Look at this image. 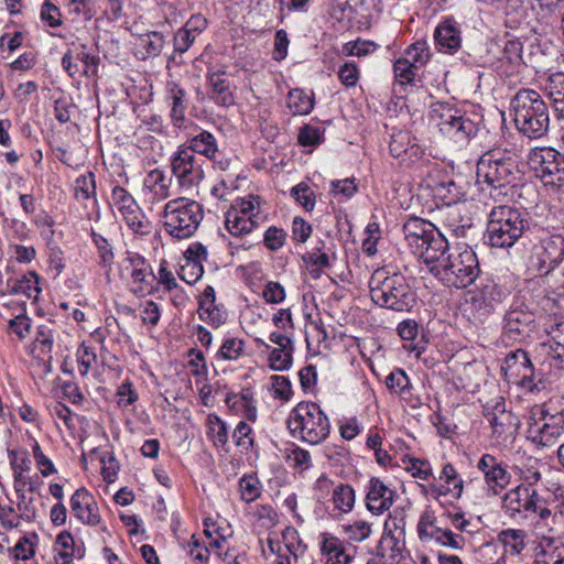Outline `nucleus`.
Returning <instances> with one entry per match:
<instances>
[{
  "label": "nucleus",
  "instance_id": "1",
  "mask_svg": "<svg viewBox=\"0 0 564 564\" xmlns=\"http://www.w3.org/2000/svg\"><path fill=\"white\" fill-rule=\"evenodd\" d=\"M404 239L413 253L427 265H441V259L449 253V245L445 236L430 221L420 217H410L402 227Z\"/></svg>",
  "mask_w": 564,
  "mask_h": 564
},
{
  "label": "nucleus",
  "instance_id": "2",
  "mask_svg": "<svg viewBox=\"0 0 564 564\" xmlns=\"http://www.w3.org/2000/svg\"><path fill=\"white\" fill-rule=\"evenodd\" d=\"M510 110L516 128L530 139L545 135L550 128V110L541 94L522 88L510 101Z\"/></svg>",
  "mask_w": 564,
  "mask_h": 564
},
{
  "label": "nucleus",
  "instance_id": "3",
  "mask_svg": "<svg viewBox=\"0 0 564 564\" xmlns=\"http://www.w3.org/2000/svg\"><path fill=\"white\" fill-rule=\"evenodd\" d=\"M370 296L380 307L406 312L416 303V294L401 273L388 274L384 270H377L370 282Z\"/></svg>",
  "mask_w": 564,
  "mask_h": 564
},
{
  "label": "nucleus",
  "instance_id": "4",
  "mask_svg": "<svg viewBox=\"0 0 564 564\" xmlns=\"http://www.w3.org/2000/svg\"><path fill=\"white\" fill-rule=\"evenodd\" d=\"M529 218L510 205L495 206L489 215L486 238L491 248L508 249L529 229Z\"/></svg>",
  "mask_w": 564,
  "mask_h": 564
},
{
  "label": "nucleus",
  "instance_id": "5",
  "mask_svg": "<svg viewBox=\"0 0 564 564\" xmlns=\"http://www.w3.org/2000/svg\"><path fill=\"white\" fill-rule=\"evenodd\" d=\"M480 268L476 252L468 246L451 251L441 265L433 267L431 273L448 288L464 289L476 282Z\"/></svg>",
  "mask_w": 564,
  "mask_h": 564
},
{
  "label": "nucleus",
  "instance_id": "6",
  "mask_svg": "<svg viewBox=\"0 0 564 564\" xmlns=\"http://www.w3.org/2000/svg\"><path fill=\"white\" fill-rule=\"evenodd\" d=\"M288 429L292 436L317 445L328 437L330 423L317 403L300 402L289 414Z\"/></svg>",
  "mask_w": 564,
  "mask_h": 564
},
{
  "label": "nucleus",
  "instance_id": "7",
  "mask_svg": "<svg viewBox=\"0 0 564 564\" xmlns=\"http://www.w3.org/2000/svg\"><path fill=\"white\" fill-rule=\"evenodd\" d=\"M203 218L204 209L198 202L178 197L165 204L163 227L171 237L187 239L196 232Z\"/></svg>",
  "mask_w": 564,
  "mask_h": 564
},
{
  "label": "nucleus",
  "instance_id": "8",
  "mask_svg": "<svg viewBox=\"0 0 564 564\" xmlns=\"http://www.w3.org/2000/svg\"><path fill=\"white\" fill-rule=\"evenodd\" d=\"M519 173L517 160L507 152H486L477 163L478 183H486L492 189L498 191V195L507 194L502 189L516 182Z\"/></svg>",
  "mask_w": 564,
  "mask_h": 564
},
{
  "label": "nucleus",
  "instance_id": "9",
  "mask_svg": "<svg viewBox=\"0 0 564 564\" xmlns=\"http://www.w3.org/2000/svg\"><path fill=\"white\" fill-rule=\"evenodd\" d=\"M431 115L437 121L441 133L459 145L468 144L479 131V122L448 104H434Z\"/></svg>",
  "mask_w": 564,
  "mask_h": 564
},
{
  "label": "nucleus",
  "instance_id": "10",
  "mask_svg": "<svg viewBox=\"0 0 564 564\" xmlns=\"http://www.w3.org/2000/svg\"><path fill=\"white\" fill-rule=\"evenodd\" d=\"M264 202L258 195L235 199L225 214V228L235 237H243L253 231L264 220Z\"/></svg>",
  "mask_w": 564,
  "mask_h": 564
},
{
  "label": "nucleus",
  "instance_id": "11",
  "mask_svg": "<svg viewBox=\"0 0 564 564\" xmlns=\"http://www.w3.org/2000/svg\"><path fill=\"white\" fill-rule=\"evenodd\" d=\"M477 279L475 286L465 295V304L475 319L482 321L508 297L510 291L489 275Z\"/></svg>",
  "mask_w": 564,
  "mask_h": 564
},
{
  "label": "nucleus",
  "instance_id": "12",
  "mask_svg": "<svg viewBox=\"0 0 564 564\" xmlns=\"http://www.w3.org/2000/svg\"><path fill=\"white\" fill-rule=\"evenodd\" d=\"M528 165L543 185L564 186V154L553 148H534L528 154Z\"/></svg>",
  "mask_w": 564,
  "mask_h": 564
},
{
  "label": "nucleus",
  "instance_id": "13",
  "mask_svg": "<svg viewBox=\"0 0 564 564\" xmlns=\"http://www.w3.org/2000/svg\"><path fill=\"white\" fill-rule=\"evenodd\" d=\"M564 263V237L546 235L532 248L530 264L541 278L549 276Z\"/></svg>",
  "mask_w": 564,
  "mask_h": 564
},
{
  "label": "nucleus",
  "instance_id": "14",
  "mask_svg": "<svg viewBox=\"0 0 564 564\" xmlns=\"http://www.w3.org/2000/svg\"><path fill=\"white\" fill-rule=\"evenodd\" d=\"M171 171L182 191L188 192L204 178L203 163L187 149L181 147L172 154Z\"/></svg>",
  "mask_w": 564,
  "mask_h": 564
},
{
  "label": "nucleus",
  "instance_id": "15",
  "mask_svg": "<svg viewBox=\"0 0 564 564\" xmlns=\"http://www.w3.org/2000/svg\"><path fill=\"white\" fill-rule=\"evenodd\" d=\"M111 203L122 216L126 225L137 235H148L151 223L135 202L134 197L123 187L116 185L111 191Z\"/></svg>",
  "mask_w": 564,
  "mask_h": 564
},
{
  "label": "nucleus",
  "instance_id": "16",
  "mask_svg": "<svg viewBox=\"0 0 564 564\" xmlns=\"http://www.w3.org/2000/svg\"><path fill=\"white\" fill-rule=\"evenodd\" d=\"M539 494L529 486H517L506 492L502 499L505 514L514 520L521 521L538 511Z\"/></svg>",
  "mask_w": 564,
  "mask_h": 564
},
{
  "label": "nucleus",
  "instance_id": "17",
  "mask_svg": "<svg viewBox=\"0 0 564 564\" xmlns=\"http://www.w3.org/2000/svg\"><path fill=\"white\" fill-rule=\"evenodd\" d=\"M417 535L424 543L435 542L453 550H462L464 546V538L453 533L449 529L438 527L434 513L430 510H425L420 517Z\"/></svg>",
  "mask_w": 564,
  "mask_h": 564
},
{
  "label": "nucleus",
  "instance_id": "18",
  "mask_svg": "<svg viewBox=\"0 0 564 564\" xmlns=\"http://www.w3.org/2000/svg\"><path fill=\"white\" fill-rule=\"evenodd\" d=\"M564 434V414L562 412L544 415L528 429V438L542 446H552Z\"/></svg>",
  "mask_w": 564,
  "mask_h": 564
},
{
  "label": "nucleus",
  "instance_id": "19",
  "mask_svg": "<svg viewBox=\"0 0 564 564\" xmlns=\"http://www.w3.org/2000/svg\"><path fill=\"white\" fill-rule=\"evenodd\" d=\"M477 469L482 473L485 484L489 491L497 496L507 488L511 474L507 465L491 454H484L477 463Z\"/></svg>",
  "mask_w": 564,
  "mask_h": 564
},
{
  "label": "nucleus",
  "instance_id": "20",
  "mask_svg": "<svg viewBox=\"0 0 564 564\" xmlns=\"http://www.w3.org/2000/svg\"><path fill=\"white\" fill-rule=\"evenodd\" d=\"M131 268L132 293L138 297L151 294L154 291L153 281L156 279L151 265L140 254H129L126 259Z\"/></svg>",
  "mask_w": 564,
  "mask_h": 564
},
{
  "label": "nucleus",
  "instance_id": "21",
  "mask_svg": "<svg viewBox=\"0 0 564 564\" xmlns=\"http://www.w3.org/2000/svg\"><path fill=\"white\" fill-rule=\"evenodd\" d=\"M207 19L202 14H193L185 24L180 28L173 39L174 52L170 59H174L176 54L186 53L195 43L196 39L207 28Z\"/></svg>",
  "mask_w": 564,
  "mask_h": 564
},
{
  "label": "nucleus",
  "instance_id": "22",
  "mask_svg": "<svg viewBox=\"0 0 564 564\" xmlns=\"http://www.w3.org/2000/svg\"><path fill=\"white\" fill-rule=\"evenodd\" d=\"M435 46L440 52L455 54L462 46L460 24L454 17L444 18L434 31Z\"/></svg>",
  "mask_w": 564,
  "mask_h": 564
},
{
  "label": "nucleus",
  "instance_id": "23",
  "mask_svg": "<svg viewBox=\"0 0 564 564\" xmlns=\"http://www.w3.org/2000/svg\"><path fill=\"white\" fill-rule=\"evenodd\" d=\"M395 492L378 477H371L367 485L366 507L369 512L380 516L388 511L394 502Z\"/></svg>",
  "mask_w": 564,
  "mask_h": 564
},
{
  "label": "nucleus",
  "instance_id": "24",
  "mask_svg": "<svg viewBox=\"0 0 564 564\" xmlns=\"http://www.w3.org/2000/svg\"><path fill=\"white\" fill-rule=\"evenodd\" d=\"M70 509L74 516L87 525H97L100 522L97 503L84 487L77 489L70 497Z\"/></svg>",
  "mask_w": 564,
  "mask_h": 564
},
{
  "label": "nucleus",
  "instance_id": "25",
  "mask_svg": "<svg viewBox=\"0 0 564 564\" xmlns=\"http://www.w3.org/2000/svg\"><path fill=\"white\" fill-rule=\"evenodd\" d=\"M430 490L435 499L441 496H452L454 499H459L464 490V480L456 468L447 463L440 473L438 484L431 485Z\"/></svg>",
  "mask_w": 564,
  "mask_h": 564
},
{
  "label": "nucleus",
  "instance_id": "26",
  "mask_svg": "<svg viewBox=\"0 0 564 564\" xmlns=\"http://www.w3.org/2000/svg\"><path fill=\"white\" fill-rule=\"evenodd\" d=\"M494 409V412H487L485 416L491 426L492 437L499 442L511 435L518 423L514 422L516 417L506 411L503 400L498 401Z\"/></svg>",
  "mask_w": 564,
  "mask_h": 564
},
{
  "label": "nucleus",
  "instance_id": "27",
  "mask_svg": "<svg viewBox=\"0 0 564 564\" xmlns=\"http://www.w3.org/2000/svg\"><path fill=\"white\" fill-rule=\"evenodd\" d=\"M319 549L326 564H350L355 557V551L349 552L340 539L329 533L321 535Z\"/></svg>",
  "mask_w": 564,
  "mask_h": 564
},
{
  "label": "nucleus",
  "instance_id": "28",
  "mask_svg": "<svg viewBox=\"0 0 564 564\" xmlns=\"http://www.w3.org/2000/svg\"><path fill=\"white\" fill-rule=\"evenodd\" d=\"M533 327L534 315L528 310L511 308L505 315V329L514 340L529 336Z\"/></svg>",
  "mask_w": 564,
  "mask_h": 564
},
{
  "label": "nucleus",
  "instance_id": "29",
  "mask_svg": "<svg viewBox=\"0 0 564 564\" xmlns=\"http://www.w3.org/2000/svg\"><path fill=\"white\" fill-rule=\"evenodd\" d=\"M209 97L219 106L229 107L235 104L231 85L227 73L216 70L207 75Z\"/></svg>",
  "mask_w": 564,
  "mask_h": 564
},
{
  "label": "nucleus",
  "instance_id": "30",
  "mask_svg": "<svg viewBox=\"0 0 564 564\" xmlns=\"http://www.w3.org/2000/svg\"><path fill=\"white\" fill-rule=\"evenodd\" d=\"M557 119H564V73L550 74L542 86Z\"/></svg>",
  "mask_w": 564,
  "mask_h": 564
},
{
  "label": "nucleus",
  "instance_id": "31",
  "mask_svg": "<svg viewBox=\"0 0 564 564\" xmlns=\"http://www.w3.org/2000/svg\"><path fill=\"white\" fill-rule=\"evenodd\" d=\"M187 93L175 82L166 83V99L171 107L170 117L176 128H182L188 106Z\"/></svg>",
  "mask_w": 564,
  "mask_h": 564
},
{
  "label": "nucleus",
  "instance_id": "32",
  "mask_svg": "<svg viewBox=\"0 0 564 564\" xmlns=\"http://www.w3.org/2000/svg\"><path fill=\"white\" fill-rule=\"evenodd\" d=\"M403 549L404 542L395 536L391 530L388 531L386 525L376 547V557L387 564H398L402 558Z\"/></svg>",
  "mask_w": 564,
  "mask_h": 564
},
{
  "label": "nucleus",
  "instance_id": "33",
  "mask_svg": "<svg viewBox=\"0 0 564 564\" xmlns=\"http://www.w3.org/2000/svg\"><path fill=\"white\" fill-rule=\"evenodd\" d=\"M39 283L40 276L34 271H30L21 278L8 279L6 286L9 294H22L28 299H36L41 292Z\"/></svg>",
  "mask_w": 564,
  "mask_h": 564
},
{
  "label": "nucleus",
  "instance_id": "34",
  "mask_svg": "<svg viewBox=\"0 0 564 564\" xmlns=\"http://www.w3.org/2000/svg\"><path fill=\"white\" fill-rule=\"evenodd\" d=\"M180 147L182 149H187L194 155L197 153L209 160H215L218 153L216 138L214 134L205 130L188 139L184 144H181Z\"/></svg>",
  "mask_w": 564,
  "mask_h": 564
},
{
  "label": "nucleus",
  "instance_id": "35",
  "mask_svg": "<svg viewBox=\"0 0 564 564\" xmlns=\"http://www.w3.org/2000/svg\"><path fill=\"white\" fill-rule=\"evenodd\" d=\"M547 341L541 344V349L562 367L564 362V322L552 326L547 332Z\"/></svg>",
  "mask_w": 564,
  "mask_h": 564
},
{
  "label": "nucleus",
  "instance_id": "36",
  "mask_svg": "<svg viewBox=\"0 0 564 564\" xmlns=\"http://www.w3.org/2000/svg\"><path fill=\"white\" fill-rule=\"evenodd\" d=\"M389 150L392 156L405 161L419 152L416 143L412 142L411 134L408 131H399L391 135Z\"/></svg>",
  "mask_w": 564,
  "mask_h": 564
},
{
  "label": "nucleus",
  "instance_id": "37",
  "mask_svg": "<svg viewBox=\"0 0 564 564\" xmlns=\"http://www.w3.org/2000/svg\"><path fill=\"white\" fill-rule=\"evenodd\" d=\"M527 533L521 529H505L497 535V541L503 545L505 552L517 556L525 547Z\"/></svg>",
  "mask_w": 564,
  "mask_h": 564
},
{
  "label": "nucleus",
  "instance_id": "38",
  "mask_svg": "<svg viewBox=\"0 0 564 564\" xmlns=\"http://www.w3.org/2000/svg\"><path fill=\"white\" fill-rule=\"evenodd\" d=\"M288 107L294 116L308 115L314 108V94L304 89H292L288 95Z\"/></svg>",
  "mask_w": 564,
  "mask_h": 564
},
{
  "label": "nucleus",
  "instance_id": "39",
  "mask_svg": "<svg viewBox=\"0 0 564 564\" xmlns=\"http://www.w3.org/2000/svg\"><path fill=\"white\" fill-rule=\"evenodd\" d=\"M545 470H549L545 463L534 457H528L519 468V476L523 480V484L520 486L533 488L541 480L542 474Z\"/></svg>",
  "mask_w": 564,
  "mask_h": 564
},
{
  "label": "nucleus",
  "instance_id": "40",
  "mask_svg": "<svg viewBox=\"0 0 564 564\" xmlns=\"http://www.w3.org/2000/svg\"><path fill=\"white\" fill-rule=\"evenodd\" d=\"M355 489L348 484H339L333 489L332 501L340 513H348L355 506Z\"/></svg>",
  "mask_w": 564,
  "mask_h": 564
},
{
  "label": "nucleus",
  "instance_id": "41",
  "mask_svg": "<svg viewBox=\"0 0 564 564\" xmlns=\"http://www.w3.org/2000/svg\"><path fill=\"white\" fill-rule=\"evenodd\" d=\"M74 196L78 202L96 198V181L93 172L82 174L75 180Z\"/></svg>",
  "mask_w": 564,
  "mask_h": 564
},
{
  "label": "nucleus",
  "instance_id": "42",
  "mask_svg": "<svg viewBox=\"0 0 564 564\" xmlns=\"http://www.w3.org/2000/svg\"><path fill=\"white\" fill-rule=\"evenodd\" d=\"M285 462L293 468L306 470L312 466L310 452L291 444L284 449Z\"/></svg>",
  "mask_w": 564,
  "mask_h": 564
},
{
  "label": "nucleus",
  "instance_id": "43",
  "mask_svg": "<svg viewBox=\"0 0 564 564\" xmlns=\"http://www.w3.org/2000/svg\"><path fill=\"white\" fill-rule=\"evenodd\" d=\"M529 362L528 352L522 349H516L507 354L502 365L501 370L506 376L516 377L519 375L523 365Z\"/></svg>",
  "mask_w": 564,
  "mask_h": 564
},
{
  "label": "nucleus",
  "instance_id": "44",
  "mask_svg": "<svg viewBox=\"0 0 564 564\" xmlns=\"http://www.w3.org/2000/svg\"><path fill=\"white\" fill-rule=\"evenodd\" d=\"M165 45V37L162 33L153 31L140 37V46L144 50L142 58L156 57Z\"/></svg>",
  "mask_w": 564,
  "mask_h": 564
},
{
  "label": "nucleus",
  "instance_id": "45",
  "mask_svg": "<svg viewBox=\"0 0 564 564\" xmlns=\"http://www.w3.org/2000/svg\"><path fill=\"white\" fill-rule=\"evenodd\" d=\"M91 238L98 251L99 265L104 269L110 270L115 259L111 243L107 238L94 230L91 231Z\"/></svg>",
  "mask_w": 564,
  "mask_h": 564
},
{
  "label": "nucleus",
  "instance_id": "46",
  "mask_svg": "<svg viewBox=\"0 0 564 564\" xmlns=\"http://www.w3.org/2000/svg\"><path fill=\"white\" fill-rule=\"evenodd\" d=\"M329 248L326 247L324 241H319L311 251L303 254V261L312 267L326 269L330 267V258L328 254Z\"/></svg>",
  "mask_w": 564,
  "mask_h": 564
},
{
  "label": "nucleus",
  "instance_id": "47",
  "mask_svg": "<svg viewBox=\"0 0 564 564\" xmlns=\"http://www.w3.org/2000/svg\"><path fill=\"white\" fill-rule=\"evenodd\" d=\"M170 182L171 178H167L164 172L159 169L152 170L144 181L145 185L160 198L169 196Z\"/></svg>",
  "mask_w": 564,
  "mask_h": 564
},
{
  "label": "nucleus",
  "instance_id": "48",
  "mask_svg": "<svg viewBox=\"0 0 564 564\" xmlns=\"http://www.w3.org/2000/svg\"><path fill=\"white\" fill-rule=\"evenodd\" d=\"M459 191L453 181L438 183L434 187V196L444 205L452 207L459 202Z\"/></svg>",
  "mask_w": 564,
  "mask_h": 564
},
{
  "label": "nucleus",
  "instance_id": "49",
  "mask_svg": "<svg viewBox=\"0 0 564 564\" xmlns=\"http://www.w3.org/2000/svg\"><path fill=\"white\" fill-rule=\"evenodd\" d=\"M344 532L348 541L361 543L370 538L372 533V524L365 520H357L344 527Z\"/></svg>",
  "mask_w": 564,
  "mask_h": 564
},
{
  "label": "nucleus",
  "instance_id": "50",
  "mask_svg": "<svg viewBox=\"0 0 564 564\" xmlns=\"http://www.w3.org/2000/svg\"><path fill=\"white\" fill-rule=\"evenodd\" d=\"M416 64L405 57L397 59L393 64L394 77L401 85L411 84L416 76Z\"/></svg>",
  "mask_w": 564,
  "mask_h": 564
},
{
  "label": "nucleus",
  "instance_id": "51",
  "mask_svg": "<svg viewBox=\"0 0 564 564\" xmlns=\"http://www.w3.org/2000/svg\"><path fill=\"white\" fill-rule=\"evenodd\" d=\"M405 58L416 64V67H423L431 58L430 47L426 41H416L412 43L405 51Z\"/></svg>",
  "mask_w": 564,
  "mask_h": 564
},
{
  "label": "nucleus",
  "instance_id": "52",
  "mask_svg": "<svg viewBox=\"0 0 564 564\" xmlns=\"http://www.w3.org/2000/svg\"><path fill=\"white\" fill-rule=\"evenodd\" d=\"M291 196L306 210L312 212L316 204V196L310 186L301 182L293 186L291 189Z\"/></svg>",
  "mask_w": 564,
  "mask_h": 564
},
{
  "label": "nucleus",
  "instance_id": "53",
  "mask_svg": "<svg viewBox=\"0 0 564 564\" xmlns=\"http://www.w3.org/2000/svg\"><path fill=\"white\" fill-rule=\"evenodd\" d=\"M243 350L245 343L242 339L228 337L224 339L217 357L224 360H237L243 354Z\"/></svg>",
  "mask_w": 564,
  "mask_h": 564
},
{
  "label": "nucleus",
  "instance_id": "54",
  "mask_svg": "<svg viewBox=\"0 0 564 564\" xmlns=\"http://www.w3.org/2000/svg\"><path fill=\"white\" fill-rule=\"evenodd\" d=\"M198 316L205 323L217 328L225 323L227 313L224 307L213 304V306L198 307Z\"/></svg>",
  "mask_w": 564,
  "mask_h": 564
},
{
  "label": "nucleus",
  "instance_id": "55",
  "mask_svg": "<svg viewBox=\"0 0 564 564\" xmlns=\"http://www.w3.org/2000/svg\"><path fill=\"white\" fill-rule=\"evenodd\" d=\"M77 59L83 63L82 75L88 78L97 76L100 57L86 51V45H80Z\"/></svg>",
  "mask_w": 564,
  "mask_h": 564
},
{
  "label": "nucleus",
  "instance_id": "56",
  "mask_svg": "<svg viewBox=\"0 0 564 564\" xmlns=\"http://www.w3.org/2000/svg\"><path fill=\"white\" fill-rule=\"evenodd\" d=\"M40 18L43 23L51 28H57L62 25V12L59 8L52 2V0H45L41 7Z\"/></svg>",
  "mask_w": 564,
  "mask_h": 564
},
{
  "label": "nucleus",
  "instance_id": "57",
  "mask_svg": "<svg viewBox=\"0 0 564 564\" xmlns=\"http://www.w3.org/2000/svg\"><path fill=\"white\" fill-rule=\"evenodd\" d=\"M8 552L14 560L26 561L34 556L35 545L29 535H23L13 547L8 549Z\"/></svg>",
  "mask_w": 564,
  "mask_h": 564
},
{
  "label": "nucleus",
  "instance_id": "58",
  "mask_svg": "<svg viewBox=\"0 0 564 564\" xmlns=\"http://www.w3.org/2000/svg\"><path fill=\"white\" fill-rule=\"evenodd\" d=\"M527 20V9L521 4H508L506 8L505 25L508 29L516 30Z\"/></svg>",
  "mask_w": 564,
  "mask_h": 564
},
{
  "label": "nucleus",
  "instance_id": "59",
  "mask_svg": "<svg viewBox=\"0 0 564 564\" xmlns=\"http://www.w3.org/2000/svg\"><path fill=\"white\" fill-rule=\"evenodd\" d=\"M97 361V355L94 348L83 343L77 349L78 370L83 377H86L94 364Z\"/></svg>",
  "mask_w": 564,
  "mask_h": 564
},
{
  "label": "nucleus",
  "instance_id": "60",
  "mask_svg": "<svg viewBox=\"0 0 564 564\" xmlns=\"http://www.w3.org/2000/svg\"><path fill=\"white\" fill-rule=\"evenodd\" d=\"M451 217L447 218V226L457 236H465L467 229L473 225L471 218L460 217V208L455 206L452 208Z\"/></svg>",
  "mask_w": 564,
  "mask_h": 564
},
{
  "label": "nucleus",
  "instance_id": "61",
  "mask_svg": "<svg viewBox=\"0 0 564 564\" xmlns=\"http://www.w3.org/2000/svg\"><path fill=\"white\" fill-rule=\"evenodd\" d=\"M239 489L241 499L246 502H252L260 496L259 480L251 475H245L239 480Z\"/></svg>",
  "mask_w": 564,
  "mask_h": 564
},
{
  "label": "nucleus",
  "instance_id": "62",
  "mask_svg": "<svg viewBox=\"0 0 564 564\" xmlns=\"http://www.w3.org/2000/svg\"><path fill=\"white\" fill-rule=\"evenodd\" d=\"M273 370L283 371L292 365V348H274L269 357Z\"/></svg>",
  "mask_w": 564,
  "mask_h": 564
},
{
  "label": "nucleus",
  "instance_id": "63",
  "mask_svg": "<svg viewBox=\"0 0 564 564\" xmlns=\"http://www.w3.org/2000/svg\"><path fill=\"white\" fill-rule=\"evenodd\" d=\"M387 388L398 394H402L409 389L410 379L402 369H395L386 379Z\"/></svg>",
  "mask_w": 564,
  "mask_h": 564
},
{
  "label": "nucleus",
  "instance_id": "64",
  "mask_svg": "<svg viewBox=\"0 0 564 564\" xmlns=\"http://www.w3.org/2000/svg\"><path fill=\"white\" fill-rule=\"evenodd\" d=\"M304 552V546L297 542L284 543L283 551L276 553L275 564H296L297 557Z\"/></svg>",
  "mask_w": 564,
  "mask_h": 564
}]
</instances>
